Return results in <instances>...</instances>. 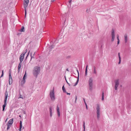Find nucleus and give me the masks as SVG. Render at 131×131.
<instances>
[{
  "instance_id": "30",
  "label": "nucleus",
  "mask_w": 131,
  "mask_h": 131,
  "mask_svg": "<svg viewBox=\"0 0 131 131\" xmlns=\"http://www.w3.org/2000/svg\"><path fill=\"white\" fill-rule=\"evenodd\" d=\"M2 74H1V75L0 77V78H1L2 77L3 75H4V70H2Z\"/></svg>"
},
{
  "instance_id": "63",
  "label": "nucleus",
  "mask_w": 131,
  "mask_h": 131,
  "mask_svg": "<svg viewBox=\"0 0 131 131\" xmlns=\"http://www.w3.org/2000/svg\"><path fill=\"white\" fill-rule=\"evenodd\" d=\"M35 52H34V54H33V56H34V55H35Z\"/></svg>"
},
{
  "instance_id": "2",
  "label": "nucleus",
  "mask_w": 131,
  "mask_h": 131,
  "mask_svg": "<svg viewBox=\"0 0 131 131\" xmlns=\"http://www.w3.org/2000/svg\"><path fill=\"white\" fill-rule=\"evenodd\" d=\"M88 83L89 90L91 91H92L93 88V79L92 78H89Z\"/></svg>"
},
{
  "instance_id": "53",
  "label": "nucleus",
  "mask_w": 131,
  "mask_h": 131,
  "mask_svg": "<svg viewBox=\"0 0 131 131\" xmlns=\"http://www.w3.org/2000/svg\"><path fill=\"white\" fill-rule=\"evenodd\" d=\"M66 94H69V95H70V93H68L67 92H66Z\"/></svg>"
},
{
  "instance_id": "52",
  "label": "nucleus",
  "mask_w": 131,
  "mask_h": 131,
  "mask_svg": "<svg viewBox=\"0 0 131 131\" xmlns=\"http://www.w3.org/2000/svg\"><path fill=\"white\" fill-rule=\"evenodd\" d=\"M77 96H76L75 97V103H76V101L77 100Z\"/></svg>"
},
{
  "instance_id": "14",
  "label": "nucleus",
  "mask_w": 131,
  "mask_h": 131,
  "mask_svg": "<svg viewBox=\"0 0 131 131\" xmlns=\"http://www.w3.org/2000/svg\"><path fill=\"white\" fill-rule=\"evenodd\" d=\"M7 104H4L2 106L3 107V111H5V108Z\"/></svg>"
},
{
  "instance_id": "55",
  "label": "nucleus",
  "mask_w": 131,
  "mask_h": 131,
  "mask_svg": "<svg viewBox=\"0 0 131 131\" xmlns=\"http://www.w3.org/2000/svg\"><path fill=\"white\" fill-rule=\"evenodd\" d=\"M27 49H26L25 50V52L26 53V52H27Z\"/></svg>"
},
{
  "instance_id": "25",
  "label": "nucleus",
  "mask_w": 131,
  "mask_h": 131,
  "mask_svg": "<svg viewBox=\"0 0 131 131\" xmlns=\"http://www.w3.org/2000/svg\"><path fill=\"white\" fill-rule=\"evenodd\" d=\"M30 56L31 57V58L30 60V61L29 62H30L31 61V60L32 58H34V59L35 58V57H34V56H32V52H31L30 53Z\"/></svg>"
},
{
  "instance_id": "31",
  "label": "nucleus",
  "mask_w": 131,
  "mask_h": 131,
  "mask_svg": "<svg viewBox=\"0 0 131 131\" xmlns=\"http://www.w3.org/2000/svg\"><path fill=\"white\" fill-rule=\"evenodd\" d=\"M63 17V19H64V23L66 21V19H65L64 17L65 16V15L64 14H63L62 16Z\"/></svg>"
},
{
  "instance_id": "56",
  "label": "nucleus",
  "mask_w": 131,
  "mask_h": 131,
  "mask_svg": "<svg viewBox=\"0 0 131 131\" xmlns=\"http://www.w3.org/2000/svg\"><path fill=\"white\" fill-rule=\"evenodd\" d=\"M56 0H51V2H54Z\"/></svg>"
},
{
  "instance_id": "1",
  "label": "nucleus",
  "mask_w": 131,
  "mask_h": 131,
  "mask_svg": "<svg viewBox=\"0 0 131 131\" xmlns=\"http://www.w3.org/2000/svg\"><path fill=\"white\" fill-rule=\"evenodd\" d=\"M34 70L33 71V75L34 77L37 78L38 75L39 74L40 71V67L36 66L34 67Z\"/></svg>"
},
{
  "instance_id": "19",
  "label": "nucleus",
  "mask_w": 131,
  "mask_h": 131,
  "mask_svg": "<svg viewBox=\"0 0 131 131\" xmlns=\"http://www.w3.org/2000/svg\"><path fill=\"white\" fill-rule=\"evenodd\" d=\"M72 0H69L68 1L69 3V5H68V7H70L71 6V1Z\"/></svg>"
},
{
  "instance_id": "59",
  "label": "nucleus",
  "mask_w": 131,
  "mask_h": 131,
  "mask_svg": "<svg viewBox=\"0 0 131 131\" xmlns=\"http://www.w3.org/2000/svg\"><path fill=\"white\" fill-rule=\"evenodd\" d=\"M66 71H69V70H68V69H66Z\"/></svg>"
},
{
  "instance_id": "58",
  "label": "nucleus",
  "mask_w": 131,
  "mask_h": 131,
  "mask_svg": "<svg viewBox=\"0 0 131 131\" xmlns=\"http://www.w3.org/2000/svg\"><path fill=\"white\" fill-rule=\"evenodd\" d=\"M66 82L69 84V85H70V84H69V83L67 81V80L66 79Z\"/></svg>"
},
{
  "instance_id": "18",
  "label": "nucleus",
  "mask_w": 131,
  "mask_h": 131,
  "mask_svg": "<svg viewBox=\"0 0 131 131\" xmlns=\"http://www.w3.org/2000/svg\"><path fill=\"white\" fill-rule=\"evenodd\" d=\"M112 37H115V33L114 30H112Z\"/></svg>"
},
{
  "instance_id": "22",
  "label": "nucleus",
  "mask_w": 131,
  "mask_h": 131,
  "mask_svg": "<svg viewBox=\"0 0 131 131\" xmlns=\"http://www.w3.org/2000/svg\"><path fill=\"white\" fill-rule=\"evenodd\" d=\"M83 131H85V122L84 121L83 122Z\"/></svg>"
},
{
  "instance_id": "47",
  "label": "nucleus",
  "mask_w": 131,
  "mask_h": 131,
  "mask_svg": "<svg viewBox=\"0 0 131 131\" xmlns=\"http://www.w3.org/2000/svg\"><path fill=\"white\" fill-rule=\"evenodd\" d=\"M23 113L24 114H26V112H25V111H23Z\"/></svg>"
},
{
  "instance_id": "33",
  "label": "nucleus",
  "mask_w": 131,
  "mask_h": 131,
  "mask_svg": "<svg viewBox=\"0 0 131 131\" xmlns=\"http://www.w3.org/2000/svg\"><path fill=\"white\" fill-rule=\"evenodd\" d=\"M7 99H4V104H7Z\"/></svg>"
},
{
  "instance_id": "60",
  "label": "nucleus",
  "mask_w": 131,
  "mask_h": 131,
  "mask_svg": "<svg viewBox=\"0 0 131 131\" xmlns=\"http://www.w3.org/2000/svg\"><path fill=\"white\" fill-rule=\"evenodd\" d=\"M56 40H55L54 41V42H56V43H57V41L56 42Z\"/></svg>"
},
{
  "instance_id": "44",
  "label": "nucleus",
  "mask_w": 131,
  "mask_h": 131,
  "mask_svg": "<svg viewBox=\"0 0 131 131\" xmlns=\"http://www.w3.org/2000/svg\"><path fill=\"white\" fill-rule=\"evenodd\" d=\"M23 126L22 125H20V128H22Z\"/></svg>"
},
{
  "instance_id": "35",
  "label": "nucleus",
  "mask_w": 131,
  "mask_h": 131,
  "mask_svg": "<svg viewBox=\"0 0 131 131\" xmlns=\"http://www.w3.org/2000/svg\"><path fill=\"white\" fill-rule=\"evenodd\" d=\"M112 37V39H111V41L112 42H113L114 40L115 37Z\"/></svg>"
},
{
  "instance_id": "8",
  "label": "nucleus",
  "mask_w": 131,
  "mask_h": 131,
  "mask_svg": "<svg viewBox=\"0 0 131 131\" xmlns=\"http://www.w3.org/2000/svg\"><path fill=\"white\" fill-rule=\"evenodd\" d=\"M57 111L58 113V116L59 117L60 116V113L59 111V107H58V105H57Z\"/></svg>"
},
{
  "instance_id": "32",
  "label": "nucleus",
  "mask_w": 131,
  "mask_h": 131,
  "mask_svg": "<svg viewBox=\"0 0 131 131\" xmlns=\"http://www.w3.org/2000/svg\"><path fill=\"white\" fill-rule=\"evenodd\" d=\"M78 81H79V79H77V81H76V82L75 84L74 85V86H76L78 83Z\"/></svg>"
},
{
  "instance_id": "36",
  "label": "nucleus",
  "mask_w": 131,
  "mask_h": 131,
  "mask_svg": "<svg viewBox=\"0 0 131 131\" xmlns=\"http://www.w3.org/2000/svg\"><path fill=\"white\" fill-rule=\"evenodd\" d=\"M19 98H22L23 99H24V98L22 96V95L20 94V96L19 97Z\"/></svg>"
},
{
  "instance_id": "42",
  "label": "nucleus",
  "mask_w": 131,
  "mask_h": 131,
  "mask_svg": "<svg viewBox=\"0 0 131 131\" xmlns=\"http://www.w3.org/2000/svg\"><path fill=\"white\" fill-rule=\"evenodd\" d=\"M29 52H30V51H29V52H28V55H27V56L26 57V58L25 59V60H26L27 59V57H28V55Z\"/></svg>"
},
{
  "instance_id": "13",
  "label": "nucleus",
  "mask_w": 131,
  "mask_h": 131,
  "mask_svg": "<svg viewBox=\"0 0 131 131\" xmlns=\"http://www.w3.org/2000/svg\"><path fill=\"white\" fill-rule=\"evenodd\" d=\"M24 57L23 56V57L21 55H20L19 57V60L20 61L22 62L23 61V59H24Z\"/></svg>"
},
{
  "instance_id": "41",
  "label": "nucleus",
  "mask_w": 131,
  "mask_h": 131,
  "mask_svg": "<svg viewBox=\"0 0 131 131\" xmlns=\"http://www.w3.org/2000/svg\"><path fill=\"white\" fill-rule=\"evenodd\" d=\"M121 58L119 59V61L118 62V64H119L121 63Z\"/></svg>"
},
{
  "instance_id": "11",
  "label": "nucleus",
  "mask_w": 131,
  "mask_h": 131,
  "mask_svg": "<svg viewBox=\"0 0 131 131\" xmlns=\"http://www.w3.org/2000/svg\"><path fill=\"white\" fill-rule=\"evenodd\" d=\"M49 111L50 112V116L51 117L52 116V109L51 107H50L49 108Z\"/></svg>"
},
{
  "instance_id": "54",
  "label": "nucleus",
  "mask_w": 131,
  "mask_h": 131,
  "mask_svg": "<svg viewBox=\"0 0 131 131\" xmlns=\"http://www.w3.org/2000/svg\"><path fill=\"white\" fill-rule=\"evenodd\" d=\"M21 128H20L19 129V131H21Z\"/></svg>"
},
{
  "instance_id": "34",
  "label": "nucleus",
  "mask_w": 131,
  "mask_h": 131,
  "mask_svg": "<svg viewBox=\"0 0 131 131\" xmlns=\"http://www.w3.org/2000/svg\"><path fill=\"white\" fill-rule=\"evenodd\" d=\"M22 62H21L20 61V62L19 63L18 66L21 67V63Z\"/></svg>"
},
{
  "instance_id": "57",
  "label": "nucleus",
  "mask_w": 131,
  "mask_h": 131,
  "mask_svg": "<svg viewBox=\"0 0 131 131\" xmlns=\"http://www.w3.org/2000/svg\"><path fill=\"white\" fill-rule=\"evenodd\" d=\"M66 82L69 84V85H70V84H69V83L67 81V80L66 79Z\"/></svg>"
},
{
  "instance_id": "61",
  "label": "nucleus",
  "mask_w": 131,
  "mask_h": 131,
  "mask_svg": "<svg viewBox=\"0 0 131 131\" xmlns=\"http://www.w3.org/2000/svg\"><path fill=\"white\" fill-rule=\"evenodd\" d=\"M20 55H21V56L22 57H23V56L24 57V56L23 54H21Z\"/></svg>"
},
{
  "instance_id": "12",
  "label": "nucleus",
  "mask_w": 131,
  "mask_h": 131,
  "mask_svg": "<svg viewBox=\"0 0 131 131\" xmlns=\"http://www.w3.org/2000/svg\"><path fill=\"white\" fill-rule=\"evenodd\" d=\"M125 42V43L127 42V37L126 35H125L124 36Z\"/></svg>"
},
{
  "instance_id": "26",
  "label": "nucleus",
  "mask_w": 131,
  "mask_h": 131,
  "mask_svg": "<svg viewBox=\"0 0 131 131\" xmlns=\"http://www.w3.org/2000/svg\"><path fill=\"white\" fill-rule=\"evenodd\" d=\"M29 0H24V3L26 4H27V5L29 3Z\"/></svg>"
},
{
  "instance_id": "20",
  "label": "nucleus",
  "mask_w": 131,
  "mask_h": 131,
  "mask_svg": "<svg viewBox=\"0 0 131 131\" xmlns=\"http://www.w3.org/2000/svg\"><path fill=\"white\" fill-rule=\"evenodd\" d=\"M64 85L62 86V89L63 92L66 93V89L64 87Z\"/></svg>"
},
{
  "instance_id": "21",
  "label": "nucleus",
  "mask_w": 131,
  "mask_h": 131,
  "mask_svg": "<svg viewBox=\"0 0 131 131\" xmlns=\"http://www.w3.org/2000/svg\"><path fill=\"white\" fill-rule=\"evenodd\" d=\"M96 67L95 66L93 67V73L95 74L96 73Z\"/></svg>"
},
{
  "instance_id": "10",
  "label": "nucleus",
  "mask_w": 131,
  "mask_h": 131,
  "mask_svg": "<svg viewBox=\"0 0 131 131\" xmlns=\"http://www.w3.org/2000/svg\"><path fill=\"white\" fill-rule=\"evenodd\" d=\"M19 31L21 32H24L25 31V28L24 26H22L20 29H19Z\"/></svg>"
},
{
  "instance_id": "50",
  "label": "nucleus",
  "mask_w": 131,
  "mask_h": 131,
  "mask_svg": "<svg viewBox=\"0 0 131 131\" xmlns=\"http://www.w3.org/2000/svg\"><path fill=\"white\" fill-rule=\"evenodd\" d=\"M20 69H18V73L19 72H20Z\"/></svg>"
},
{
  "instance_id": "5",
  "label": "nucleus",
  "mask_w": 131,
  "mask_h": 131,
  "mask_svg": "<svg viewBox=\"0 0 131 131\" xmlns=\"http://www.w3.org/2000/svg\"><path fill=\"white\" fill-rule=\"evenodd\" d=\"M115 89L116 90H117V88L119 84V80L117 79L115 80Z\"/></svg>"
},
{
  "instance_id": "38",
  "label": "nucleus",
  "mask_w": 131,
  "mask_h": 131,
  "mask_svg": "<svg viewBox=\"0 0 131 131\" xmlns=\"http://www.w3.org/2000/svg\"><path fill=\"white\" fill-rule=\"evenodd\" d=\"M71 56H68L66 57V59H70L71 58Z\"/></svg>"
},
{
  "instance_id": "45",
  "label": "nucleus",
  "mask_w": 131,
  "mask_h": 131,
  "mask_svg": "<svg viewBox=\"0 0 131 131\" xmlns=\"http://www.w3.org/2000/svg\"><path fill=\"white\" fill-rule=\"evenodd\" d=\"M25 53H26L24 52L23 53L21 54H23L24 56Z\"/></svg>"
},
{
  "instance_id": "37",
  "label": "nucleus",
  "mask_w": 131,
  "mask_h": 131,
  "mask_svg": "<svg viewBox=\"0 0 131 131\" xmlns=\"http://www.w3.org/2000/svg\"><path fill=\"white\" fill-rule=\"evenodd\" d=\"M7 130H8L9 129L10 127V126L9 125H7Z\"/></svg>"
},
{
  "instance_id": "48",
  "label": "nucleus",
  "mask_w": 131,
  "mask_h": 131,
  "mask_svg": "<svg viewBox=\"0 0 131 131\" xmlns=\"http://www.w3.org/2000/svg\"><path fill=\"white\" fill-rule=\"evenodd\" d=\"M77 71L78 73V76H79V71H78V70L77 69Z\"/></svg>"
},
{
  "instance_id": "16",
  "label": "nucleus",
  "mask_w": 131,
  "mask_h": 131,
  "mask_svg": "<svg viewBox=\"0 0 131 131\" xmlns=\"http://www.w3.org/2000/svg\"><path fill=\"white\" fill-rule=\"evenodd\" d=\"M25 79H23V80L21 81V84H24L25 83Z\"/></svg>"
},
{
  "instance_id": "4",
  "label": "nucleus",
  "mask_w": 131,
  "mask_h": 131,
  "mask_svg": "<svg viewBox=\"0 0 131 131\" xmlns=\"http://www.w3.org/2000/svg\"><path fill=\"white\" fill-rule=\"evenodd\" d=\"M96 110L97 118L99 119L100 117V107L99 104L97 105Z\"/></svg>"
},
{
  "instance_id": "46",
  "label": "nucleus",
  "mask_w": 131,
  "mask_h": 131,
  "mask_svg": "<svg viewBox=\"0 0 131 131\" xmlns=\"http://www.w3.org/2000/svg\"><path fill=\"white\" fill-rule=\"evenodd\" d=\"M21 34V33H18L17 34V35H18V36H19V35H20Z\"/></svg>"
},
{
  "instance_id": "64",
  "label": "nucleus",
  "mask_w": 131,
  "mask_h": 131,
  "mask_svg": "<svg viewBox=\"0 0 131 131\" xmlns=\"http://www.w3.org/2000/svg\"><path fill=\"white\" fill-rule=\"evenodd\" d=\"M83 100H84V102H85V99L84 98H83Z\"/></svg>"
},
{
  "instance_id": "43",
  "label": "nucleus",
  "mask_w": 131,
  "mask_h": 131,
  "mask_svg": "<svg viewBox=\"0 0 131 131\" xmlns=\"http://www.w3.org/2000/svg\"><path fill=\"white\" fill-rule=\"evenodd\" d=\"M29 52H30V51H29V52H28V55H27V56L26 57V58L25 59V60H26L27 59V57H28V55Z\"/></svg>"
},
{
  "instance_id": "23",
  "label": "nucleus",
  "mask_w": 131,
  "mask_h": 131,
  "mask_svg": "<svg viewBox=\"0 0 131 131\" xmlns=\"http://www.w3.org/2000/svg\"><path fill=\"white\" fill-rule=\"evenodd\" d=\"M102 100L103 101L104 100V92H103L102 93Z\"/></svg>"
},
{
  "instance_id": "9",
  "label": "nucleus",
  "mask_w": 131,
  "mask_h": 131,
  "mask_svg": "<svg viewBox=\"0 0 131 131\" xmlns=\"http://www.w3.org/2000/svg\"><path fill=\"white\" fill-rule=\"evenodd\" d=\"M8 93L7 91V89L6 90V91L5 93V97L4 99H7V97H8Z\"/></svg>"
},
{
  "instance_id": "62",
  "label": "nucleus",
  "mask_w": 131,
  "mask_h": 131,
  "mask_svg": "<svg viewBox=\"0 0 131 131\" xmlns=\"http://www.w3.org/2000/svg\"><path fill=\"white\" fill-rule=\"evenodd\" d=\"M86 109L87 110L88 109V106H86Z\"/></svg>"
},
{
  "instance_id": "15",
  "label": "nucleus",
  "mask_w": 131,
  "mask_h": 131,
  "mask_svg": "<svg viewBox=\"0 0 131 131\" xmlns=\"http://www.w3.org/2000/svg\"><path fill=\"white\" fill-rule=\"evenodd\" d=\"M28 5V4H27H27H26L25 3H24L23 5L24 9H26V8L27 7Z\"/></svg>"
},
{
  "instance_id": "51",
  "label": "nucleus",
  "mask_w": 131,
  "mask_h": 131,
  "mask_svg": "<svg viewBox=\"0 0 131 131\" xmlns=\"http://www.w3.org/2000/svg\"><path fill=\"white\" fill-rule=\"evenodd\" d=\"M20 125H22V122L21 121H20Z\"/></svg>"
},
{
  "instance_id": "39",
  "label": "nucleus",
  "mask_w": 131,
  "mask_h": 131,
  "mask_svg": "<svg viewBox=\"0 0 131 131\" xmlns=\"http://www.w3.org/2000/svg\"><path fill=\"white\" fill-rule=\"evenodd\" d=\"M25 9V16H26V14L27 13V12H26V9Z\"/></svg>"
},
{
  "instance_id": "28",
  "label": "nucleus",
  "mask_w": 131,
  "mask_h": 131,
  "mask_svg": "<svg viewBox=\"0 0 131 131\" xmlns=\"http://www.w3.org/2000/svg\"><path fill=\"white\" fill-rule=\"evenodd\" d=\"M26 71L25 72V73L24 75L23 78L26 79Z\"/></svg>"
},
{
  "instance_id": "3",
  "label": "nucleus",
  "mask_w": 131,
  "mask_h": 131,
  "mask_svg": "<svg viewBox=\"0 0 131 131\" xmlns=\"http://www.w3.org/2000/svg\"><path fill=\"white\" fill-rule=\"evenodd\" d=\"M50 95L51 100L52 101H54L55 100V97L54 94V88H53L52 90H51L50 93Z\"/></svg>"
},
{
  "instance_id": "40",
  "label": "nucleus",
  "mask_w": 131,
  "mask_h": 131,
  "mask_svg": "<svg viewBox=\"0 0 131 131\" xmlns=\"http://www.w3.org/2000/svg\"><path fill=\"white\" fill-rule=\"evenodd\" d=\"M118 55L119 59L121 58V57H120V53H118Z\"/></svg>"
},
{
  "instance_id": "17",
  "label": "nucleus",
  "mask_w": 131,
  "mask_h": 131,
  "mask_svg": "<svg viewBox=\"0 0 131 131\" xmlns=\"http://www.w3.org/2000/svg\"><path fill=\"white\" fill-rule=\"evenodd\" d=\"M88 65H87L86 67V69H85V76H86L87 75V67H88Z\"/></svg>"
},
{
  "instance_id": "49",
  "label": "nucleus",
  "mask_w": 131,
  "mask_h": 131,
  "mask_svg": "<svg viewBox=\"0 0 131 131\" xmlns=\"http://www.w3.org/2000/svg\"><path fill=\"white\" fill-rule=\"evenodd\" d=\"M21 67H20L18 66V69H21Z\"/></svg>"
},
{
  "instance_id": "29",
  "label": "nucleus",
  "mask_w": 131,
  "mask_h": 131,
  "mask_svg": "<svg viewBox=\"0 0 131 131\" xmlns=\"http://www.w3.org/2000/svg\"><path fill=\"white\" fill-rule=\"evenodd\" d=\"M117 44L118 45L119 43V36H118L117 37Z\"/></svg>"
},
{
  "instance_id": "27",
  "label": "nucleus",
  "mask_w": 131,
  "mask_h": 131,
  "mask_svg": "<svg viewBox=\"0 0 131 131\" xmlns=\"http://www.w3.org/2000/svg\"><path fill=\"white\" fill-rule=\"evenodd\" d=\"M11 69H9V76H12L11 75Z\"/></svg>"
},
{
  "instance_id": "7",
  "label": "nucleus",
  "mask_w": 131,
  "mask_h": 131,
  "mask_svg": "<svg viewBox=\"0 0 131 131\" xmlns=\"http://www.w3.org/2000/svg\"><path fill=\"white\" fill-rule=\"evenodd\" d=\"M13 82V80L12 76H9V84L10 85L12 84Z\"/></svg>"
},
{
  "instance_id": "24",
  "label": "nucleus",
  "mask_w": 131,
  "mask_h": 131,
  "mask_svg": "<svg viewBox=\"0 0 131 131\" xmlns=\"http://www.w3.org/2000/svg\"><path fill=\"white\" fill-rule=\"evenodd\" d=\"M54 46L52 44L49 47V48H50V49H52L53 48H54Z\"/></svg>"
},
{
  "instance_id": "6",
  "label": "nucleus",
  "mask_w": 131,
  "mask_h": 131,
  "mask_svg": "<svg viewBox=\"0 0 131 131\" xmlns=\"http://www.w3.org/2000/svg\"><path fill=\"white\" fill-rule=\"evenodd\" d=\"M13 118L10 119L8 122L7 125L11 126L13 123Z\"/></svg>"
}]
</instances>
